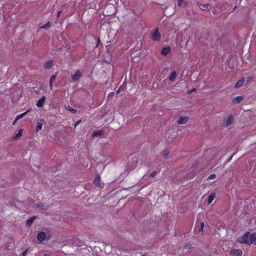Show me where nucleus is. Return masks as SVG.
<instances>
[{
	"mask_svg": "<svg viewBox=\"0 0 256 256\" xmlns=\"http://www.w3.org/2000/svg\"><path fill=\"white\" fill-rule=\"evenodd\" d=\"M208 6H209L208 4H204V5L202 4V5H200V9L204 10L208 8Z\"/></svg>",
	"mask_w": 256,
	"mask_h": 256,
	"instance_id": "25",
	"label": "nucleus"
},
{
	"mask_svg": "<svg viewBox=\"0 0 256 256\" xmlns=\"http://www.w3.org/2000/svg\"><path fill=\"white\" fill-rule=\"evenodd\" d=\"M244 98L243 96H238L235 97L232 100V102L234 104H237L242 102Z\"/></svg>",
	"mask_w": 256,
	"mask_h": 256,
	"instance_id": "11",
	"label": "nucleus"
},
{
	"mask_svg": "<svg viewBox=\"0 0 256 256\" xmlns=\"http://www.w3.org/2000/svg\"><path fill=\"white\" fill-rule=\"evenodd\" d=\"M27 254V251L26 250L22 254H21V256H26Z\"/></svg>",
	"mask_w": 256,
	"mask_h": 256,
	"instance_id": "31",
	"label": "nucleus"
},
{
	"mask_svg": "<svg viewBox=\"0 0 256 256\" xmlns=\"http://www.w3.org/2000/svg\"><path fill=\"white\" fill-rule=\"evenodd\" d=\"M66 108L68 110L70 111V112H71L72 114H75L76 112V110L75 109L72 108H71L70 106H68V107H66Z\"/></svg>",
	"mask_w": 256,
	"mask_h": 256,
	"instance_id": "21",
	"label": "nucleus"
},
{
	"mask_svg": "<svg viewBox=\"0 0 256 256\" xmlns=\"http://www.w3.org/2000/svg\"><path fill=\"white\" fill-rule=\"evenodd\" d=\"M237 241L241 244L248 245H256V232H248L237 238Z\"/></svg>",
	"mask_w": 256,
	"mask_h": 256,
	"instance_id": "1",
	"label": "nucleus"
},
{
	"mask_svg": "<svg viewBox=\"0 0 256 256\" xmlns=\"http://www.w3.org/2000/svg\"><path fill=\"white\" fill-rule=\"evenodd\" d=\"M50 238V236L48 233H46L43 232H38L37 235V240L40 242H42L46 240H48Z\"/></svg>",
	"mask_w": 256,
	"mask_h": 256,
	"instance_id": "3",
	"label": "nucleus"
},
{
	"mask_svg": "<svg viewBox=\"0 0 256 256\" xmlns=\"http://www.w3.org/2000/svg\"><path fill=\"white\" fill-rule=\"evenodd\" d=\"M60 12H58V17L60 16Z\"/></svg>",
	"mask_w": 256,
	"mask_h": 256,
	"instance_id": "37",
	"label": "nucleus"
},
{
	"mask_svg": "<svg viewBox=\"0 0 256 256\" xmlns=\"http://www.w3.org/2000/svg\"><path fill=\"white\" fill-rule=\"evenodd\" d=\"M216 197V193L212 192V193L210 194L208 198V202H207L208 204H210Z\"/></svg>",
	"mask_w": 256,
	"mask_h": 256,
	"instance_id": "12",
	"label": "nucleus"
},
{
	"mask_svg": "<svg viewBox=\"0 0 256 256\" xmlns=\"http://www.w3.org/2000/svg\"><path fill=\"white\" fill-rule=\"evenodd\" d=\"M18 120H19V119H18L17 117H16V119L14 120V122H13V124H14H14H16V123L17 122V121H18Z\"/></svg>",
	"mask_w": 256,
	"mask_h": 256,
	"instance_id": "32",
	"label": "nucleus"
},
{
	"mask_svg": "<svg viewBox=\"0 0 256 256\" xmlns=\"http://www.w3.org/2000/svg\"><path fill=\"white\" fill-rule=\"evenodd\" d=\"M53 61L49 60L44 64V68L46 69H50L53 66Z\"/></svg>",
	"mask_w": 256,
	"mask_h": 256,
	"instance_id": "14",
	"label": "nucleus"
},
{
	"mask_svg": "<svg viewBox=\"0 0 256 256\" xmlns=\"http://www.w3.org/2000/svg\"><path fill=\"white\" fill-rule=\"evenodd\" d=\"M43 122H44V120H40V122H38L37 123H36V124H37V126H36V131L38 132L40 130H42V124H43Z\"/></svg>",
	"mask_w": 256,
	"mask_h": 256,
	"instance_id": "16",
	"label": "nucleus"
},
{
	"mask_svg": "<svg viewBox=\"0 0 256 256\" xmlns=\"http://www.w3.org/2000/svg\"><path fill=\"white\" fill-rule=\"evenodd\" d=\"M81 122V120H78L77 121L75 124H74V127L76 128V126H77Z\"/></svg>",
	"mask_w": 256,
	"mask_h": 256,
	"instance_id": "30",
	"label": "nucleus"
},
{
	"mask_svg": "<svg viewBox=\"0 0 256 256\" xmlns=\"http://www.w3.org/2000/svg\"><path fill=\"white\" fill-rule=\"evenodd\" d=\"M156 174H157L156 172V171L153 172H152L150 174V176L152 177H154Z\"/></svg>",
	"mask_w": 256,
	"mask_h": 256,
	"instance_id": "29",
	"label": "nucleus"
},
{
	"mask_svg": "<svg viewBox=\"0 0 256 256\" xmlns=\"http://www.w3.org/2000/svg\"><path fill=\"white\" fill-rule=\"evenodd\" d=\"M195 90H195V88H194L193 90H192V91H190V92H189V94H190L192 92H194V91H195Z\"/></svg>",
	"mask_w": 256,
	"mask_h": 256,
	"instance_id": "36",
	"label": "nucleus"
},
{
	"mask_svg": "<svg viewBox=\"0 0 256 256\" xmlns=\"http://www.w3.org/2000/svg\"><path fill=\"white\" fill-rule=\"evenodd\" d=\"M23 129L20 128L18 132L13 136V140H20L22 135Z\"/></svg>",
	"mask_w": 256,
	"mask_h": 256,
	"instance_id": "10",
	"label": "nucleus"
},
{
	"mask_svg": "<svg viewBox=\"0 0 256 256\" xmlns=\"http://www.w3.org/2000/svg\"><path fill=\"white\" fill-rule=\"evenodd\" d=\"M242 252L241 250H232L230 252V256H242Z\"/></svg>",
	"mask_w": 256,
	"mask_h": 256,
	"instance_id": "6",
	"label": "nucleus"
},
{
	"mask_svg": "<svg viewBox=\"0 0 256 256\" xmlns=\"http://www.w3.org/2000/svg\"><path fill=\"white\" fill-rule=\"evenodd\" d=\"M30 111H31V109L30 108V109H28V110L26 112H26V114H27L28 113V112H30Z\"/></svg>",
	"mask_w": 256,
	"mask_h": 256,
	"instance_id": "35",
	"label": "nucleus"
},
{
	"mask_svg": "<svg viewBox=\"0 0 256 256\" xmlns=\"http://www.w3.org/2000/svg\"><path fill=\"white\" fill-rule=\"evenodd\" d=\"M26 112H24V113H22L20 114H19L18 116L16 117L18 118V119H20L22 118H23L24 116H25L26 115Z\"/></svg>",
	"mask_w": 256,
	"mask_h": 256,
	"instance_id": "27",
	"label": "nucleus"
},
{
	"mask_svg": "<svg viewBox=\"0 0 256 256\" xmlns=\"http://www.w3.org/2000/svg\"><path fill=\"white\" fill-rule=\"evenodd\" d=\"M216 178V175L215 174H211L208 178V180H212Z\"/></svg>",
	"mask_w": 256,
	"mask_h": 256,
	"instance_id": "24",
	"label": "nucleus"
},
{
	"mask_svg": "<svg viewBox=\"0 0 256 256\" xmlns=\"http://www.w3.org/2000/svg\"><path fill=\"white\" fill-rule=\"evenodd\" d=\"M176 76V74L175 71H173L172 72L170 76L169 80L170 81H174Z\"/></svg>",
	"mask_w": 256,
	"mask_h": 256,
	"instance_id": "17",
	"label": "nucleus"
},
{
	"mask_svg": "<svg viewBox=\"0 0 256 256\" xmlns=\"http://www.w3.org/2000/svg\"><path fill=\"white\" fill-rule=\"evenodd\" d=\"M161 34L158 28L152 32L150 35V38L154 42H160L161 40Z\"/></svg>",
	"mask_w": 256,
	"mask_h": 256,
	"instance_id": "2",
	"label": "nucleus"
},
{
	"mask_svg": "<svg viewBox=\"0 0 256 256\" xmlns=\"http://www.w3.org/2000/svg\"><path fill=\"white\" fill-rule=\"evenodd\" d=\"M94 183L97 186L102 188L103 187V184L101 182L100 176H98L96 177L94 180Z\"/></svg>",
	"mask_w": 256,
	"mask_h": 256,
	"instance_id": "9",
	"label": "nucleus"
},
{
	"mask_svg": "<svg viewBox=\"0 0 256 256\" xmlns=\"http://www.w3.org/2000/svg\"><path fill=\"white\" fill-rule=\"evenodd\" d=\"M120 92H121V88H119L118 90H117V94Z\"/></svg>",
	"mask_w": 256,
	"mask_h": 256,
	"instance_id": "34",
	"label": "nucleus"
},
{
	"mask_svg": "<svg viewBox=\"0 0 256 256\" xmlns=\"http://www.w3.org/2000/svg\"><path fill=\"white\" fill-rule=\"evenodd\" d=\"M204 222H202L200 224V231H203L204 228Z\"/></svg>",
	"mask_w": 256,
	"mask_h": 256,
	"instance_id": "28",
	"label": "nucleus"
},
{
	"mask_svg": "<svg viewBox=\"0 0 256 256\" xmlns=\"http://www.w3.org/2000/svg\"><path fill=\"white\" fill-rule=\"evenodd\" d=\"M170 48L169 46L164 47L162 48L161 54L164 56H166L170 52Z\"/></svg>",
	"mask_w": 256,
	"mask_h": 256,
	"instance_id": "13",
	"label": "nucleus"
},
{
	"mask_svg": "<svg viewBox=\"0 0 256 256\" xmlns=\"http://www.w3.org/2000/svg\"><path fill=\"white\" fill-rule=\"evenodd\" d=\"M104 134L102 130H97L94 132L92 134V137L97 136H101Z\"/></svg>",
	"mask_w": 256,
	"mask_h": 256,
	"instance_id": "19",
	"label": "nucleus"
},
{
	"mask_svg": "<svg viewBox=\"0 0 256 256\" xmlns=\"http://www.w3.org/2000/svg\"><path fill=\"white\" fill-rule=\"evenodd\" d=\"M234 120V116L232 115L228 116L224 122V126L226 127L230 126L233 123Z\"/></svg>",
	"mask_w": 256,
	"mask_h": 256,
	"instance_id": "5",
	"label": "nucleus"
},
{
	"mask_svg": "<svg viewBox=\"0 0 256 256\" xmlns=\"http://www.w3.org/2000/svg\"><path fill=\"white\" fill-rule=\"evenodd\" d=\"M232 156L230 158L229 160H232Z\"/></svg>",
	"mask_w": 256,
	"mask_h": 256,
	"instance_id": "38",
	"label": "nucleus"
},
{
	"mask_svg": "<svg viewBox=\"0 0 256 256\" xmlns=\"http://www.w3.org/2000/svg\"><path fill=\"white\" fill-rule=\"evenodd\" d=\"M56 74L50 77V83L53 84V82H54V80H55L56 78Z\"/></svg>",
	"mask_w": 256,
	"mask_h": 256,
	"instance_id": "23",
	"label": "nucleus"
},
{
	"mask_svg": "<svg viewBox=\"0 0 256 256\" xmlns=\"http://www.w3.org/2000/svg\"><path fill=\"white\" fill-rule=\"evenodd\" d=\"M82 72L80 70H76L74 74H71V78L73 81L76 82L82 76Z\"/></svg>",
	"mask_w": 256,
	"mask_h": 256,
	"instance_id": "4",
	"label": "nucleus"
},
{
	"mask_svg": "<svg viewBox=\"0 0 256 256\" xmlns=\"http://www.w3.org/2000/svg\"><path fill=\"white\" fill-rule=\"evenodd\" d=\"M178 5L180 7H183L186 5V2L184 0H178Z\"/></svg>",
	"mask_w": 256,
	"mask_h": 256,
	"instance_id": "20",
	"label": "nucleus"
},
{
	"mask_svg": "<svg viewBox=\"0 0 256 256\" xmlns=\"http://www.w3.org/2000/svg\"><path fill=\"white\" fill-rule=\"evenodd\" d=\"M168 154H169V151L168 150H165L163 152L162 154H163L164 157L165 158H168Z\"/></svg>",
	"mask_w": 256,
	"mask_h": 256,
	"instance_id": "22",
	"label": "nucleus"
},
{
	"mask_svg": "<svg viewBox=\"0 0 256 256\" xmlns=\"http://www.w3.org/2000/svg\"><path fill=\"white\" fill-rule=\"evenodd\" d=\"M244 79H242V80H239L235 84V87L236 88H239L240 87V86H242L244 83Z\"/></svg>",
	"mask_w": 256,
	"mask_h": 256,
	"instance_id": "18",
	"label": "nucleus"
},
{
	"mask_svg": "<svg viewBox=\"0 0 256 256\" xmlns=\"http://www.w3.org/2000/svg\"><path fill=\"white\" fill-rule=\"evenodd\" d=\"M188 118L187 116L180 117L177 121V123L178 124H186L188 122Z\"/></svg>",
	"mask_w": 256,
	"mask_h": 256,
	"instance_id": "7",
	"label": "nucleus"
},
{
	"mask_svg": "<svg viewBox=\"0 0 256 256\" xmlns=\"http://www.w3.org/2000/svg\"><path fill=\"white\" fill-rule=\"evenodd\" d=\"M36 219V217L32 216L29 218L28 220H27L26 222V224L28 226H30L31 224H32V222H34V220Z\"/></svg>",
	"mask_w": 256,
	"mask_h": 256,
	"instance_id": "15",
	"label": "nucleus"
},
{
	"mask_svg": "<svg viewBox=\"0 0 256 256\" xmlns=\"http://www.w3.org/2000/svg\"><path fill=\"white\" fill-rule=\"evenodd\" d=\"M50 89L51 90H52V88H53V84L52 83H50Z\"/></svg>",
	"mask_w": 256,
	"mask_h": 256,
	"instance_id": "33",
	"label": "nucleus"
},
{
	"mask_svg": "<svg viewBox=\"0 0 256 256\" xmlns=\"http://www.w3.org/2000/svg\"><path fill=\"white\" fill-rule=\"evenodd\" d=\"M46 100L45 96H43L41 98L38 100L36 103V106L38 108H42L44 106V104Z\"/></svg>",
	"mask_w": 256,
	"mask_h": 256,
	"instance_id": "8",
	"label": "nucleus"
},
{
	"mask_svg": "<svg viewBox=\"0 0 256 256\" xmlns=\"http://www.w3.org/2000/svg\"><path fill=\"white\" fill-rule=\"evenodd\" d=\"M50 22H47L46 24L44 25L43 26H41L40 28H50Z\"/></svg>",
	"mask_w": 256,
	"mask_h": 256,
	"instance_id": "26",
	"label": "nucleus"
}]
</instances>
